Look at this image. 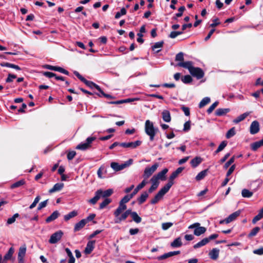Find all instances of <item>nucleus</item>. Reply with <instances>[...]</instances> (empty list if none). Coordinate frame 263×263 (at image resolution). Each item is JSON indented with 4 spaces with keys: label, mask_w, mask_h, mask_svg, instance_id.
<instances>
[{
    "label": "nucleus",
    "mask_w": 263,
    "mask_h": 263,
    "mask_svg": "<svg viewBox=\"0 0 263 263\" xmlns=\"http://www.w3.org/2000/svg\"><path fill=\"white\" fill-rule=\"evenodd\" d=\"M163 44H164V42L163 41L156 42L152 47V50H155V49H156V48H161L163 47Z\"/></svg>",
    "instance_id": "nucleus-60"
},
{
    "label": "nucleus",
    "mask_w": 263,
    "mask_h": 263,
    "mask_svg": "<svg viewBox=\"0 0 263 263\" xmlns=\"http://www.w3.org/2000/svg\"><path fill=\"white\" fill-rule=\"evenodd\" d=\"M133 162V160L132 159H129L128 161L121 164H119L117 162H112L110 164V166L115 171L118 172L130 165Z\"/></svg>",
    "instance_id": "nucleus-2"
},
{
    "label": "nucleus",
    "mask_w": 263,
    "mask_h": 263,
    "mask_svg": "<svg viewBox=\"0 0 263 263\" xmlns=\"http://www.w3.org/2000/svg\"><path fill=\"white\" fill-rule=\"evenodd\" d=\"M202 161V158L199 156H196L190 161L192 167L195 168L198 166Z\"/></svg>",
    "instance_id": "nucleus-24"
},
{
    "label": "nucleus",
    "mask_w": 263,
    "mask_h": 263,
    "mask_svg": "<svg viewBox=\"0 0 263 263\" xmlns=\"http://www.w3.org/2000/svg\"><path fill=\"white\" fill-rule=\"evenodd\" d=\"M26 182L24 179H21L18 181L15 182V183H13L11 185V189H15L16 187H18L22 185H23L25 184Z\"/></svg>",
    "instance_id": "nucleus-45"
},
{
    "label": "nucleus",
    "mask_w": 263,
    "mask_h": 263,
    "mask_svg": "<svg viewBox=\"0 0 263 263\" xmlns=\"http://www.w3.org/2000/svg\"><path fill=\"white\" fill-rule=\"evenodd\" d=\"M209 172V169H205L204 170L202 171L200 173H199L196 176L195 179L197 181H200L203 179L205 176L207 175L208 172Z\"/></svg>",
    "instance_id": "nucleus-36"
},
{
    "label": "nucleus",
    "mask_w": 263,
    "mask_h": 263,
    "mask_svg": "<svg viewBox=\"0 0 263 263\" xmlns=\"http://www.w3.org/2000/svg\"><path fill=\"white\" fill-rule=\"evenodd\" d=\"M180 253V251H173V252H169L168 253H165L159 257H158L157 259L159 260L165 259L166 258H167L168 257H172L174 255H178Z\"/></svg>",
    "instance_id": "nucleus-18"
},
{
    "label": "nucleus",
    "mask_w": 263,
    "mask_h": 263,
    "mask_svg": "<svg viewBox=\"0 0 263 263\" xmlns=\"http://www.w3.org/2000/svg\"><path fill=\"white\" fill-rule=\"evenodd\" d=\"M14 253V249L13 247L9 248L7 253L4 256L3 263H6L7 261L11 260Z\"/></svg>",
    "instance_id": "nucleus-21"
},
{
    "label": "nucleus",
    "mask_w": 263,
    "mask_h": 263,
    "mask_svg": "<svg viewBox=\"0 0 263 263\" xmlns=\"http://www.w3.org/2000/svg\"><path fill=\"white\" fill-rule=\"evenodd\" d=\"M95 240H90L87 242L86 247L84 250V253L86 254H89L91 253L95 248Z\"/></svg>",
    "instance_id": "nucleus-13"
},
{
    "label": "nucleus",
    "mask_w": 263,
    "mask_h": 263,
    "mask_svg": "<svg viewBox=\"0 0 263 263\" xmlns=\"http://www.w3.org/2000/svg\"><path fill=\"white\" fill-rule=\"evenodd\" d=\"M148 197V194L146 191L142 193L141 196L137 198V201L139 205L143 204Z\"/></svg>",
    "instance_id": "nucleus-27"
},
{
    "label": "nucleus",
    "mask_w": 263,
    "mask_h": 263,
    "mask_svg": "<svg viewBox=\"0 0 263 263\" xmlns=\"http://www.w3.org/2000/svg\"><path fill=\"white\" fill-rule=\"evenodd\" d=\"M132 210L128 209L126 210L123 213H122L121 215L120 214L119 216H115V222L116 223H120L121 222V221L125 220L127 217L128 216V215H130L131 214Z\"/></svg>",
    "instance_id": "nucleus-9"
},
{
    "label": "nucleus",
    "mask_w": 263,
    "mask_h": 263,
    "mask_svg": "<svg viewBox=\"0 0 263 263\" xmlns=\"http://www.w3.org/2000/svg\"><path fill=\"white\" fill-rule=\"evenodd\" d=\"M64 187L63 183H55L52 188L49 190V193H52L55 192L61 191Z\"/></svg>",
    "instance_id": "nucleus-26"
},
{
    "label": "nucleus",
    "mask_w": 263,
    "mask_h": 263,
    "mask_svg": "<svg viewBox=\"0 0 263 263\" xmlns=\"http://www.w3.org/2000/svg\"><path fill=\"white\" fill-rule=\"evenodd\" d=\"M236 134L235 127H233L230 129L226 134V138L227 139H230V138L232 137Z\"/></svg>",
    "instance_id": "nucleus-51"
},
{
    "label": "nucleus",
    "mask_w": 263,
    "mask_h": 263,
    "mask_svg": "<svg viewBox=\"0 0 263 263\" xmlns=\"http://www.w3.org/2000/svg\"><path fill=\"white\" fill-rule=\"evenodd\" d=\"M59 215V212L58 211H55L46 219L45 221L46 223H49L58 218Z\"/></svg>",
    "instance_id": "nucleus-25"
},
{
    "label": "nucleus",
    "mask_w": 263,
    "mask_h": 263,
    "mask_svg": "<svg viewBox=\"0 0 263 263\" xmlns=\"http://www.w3.org/2000/svg\"><path fill=\"white\" fill-rule=\"evenodd\" d=\"M163 196L159 192H158L155 197L150 201V203L152 204H155L158 202V201L161 200Z\"/></svg>",
    "instance_id": "nucleus-39"
},
{
    "label": "nucleus",
    "mask_w": 263,
    "mask_h": 263,
    "mask_svg": "<svg viewBox=\"0 0 263 263\" xmlns=\"http://www.w3.org/2000/svg\"><path fill=\"white\" fill-rule=\"evenodd\" d=\"M83 83L90 88H95L96 89H98L99 88V86L98 85L96 84L92 81H88L86 79L84 81Z\"/></svg>",
    "instance_id": "nucleus-43"
},
{
    "label": "nucleus",
    "mask_w": 263,
    "mask_h": 263,
    "mask_svg": "<svg viewBox=\"0 0 263 263\" xmlns=\"http://www.w3.org/2000/svg\"><path fill=\"white\" fill-rule=\"evenodd\" d=\"M263 145V141L261 139L260 141L252 143L250 144L251 148L253 151H256L257 149Z\"/></svg>",
    "instance_id": "nucleus-30"
},
{
    "label": "nucleus",
    "mask_w": 263,
    "mask_h": 263,
    "mask_svg": "<svg viewBox=\"0 0 263 263\" xmlns=\"http://www.w3.org/2000/svg\"><path fill=\"white\" fill-rule=\"evenodd\" d=\"M206 231V228L204 227H200L199 228H196L194 229V234L197 236H200L204 234Z\"/></svg>",
    "instance_id": "nucleus-34"
},
{
    "label": "nucleus",
    "mask_w": 263,
    "mask_h": 263,
    "mask_svg": "<svg viewBox=\"0 0 263 263\" xmlns=\"http://www.w3.org/2000/svg\"><path fill=\"white\" fill-rule=\"evenodd\" d=\"M0 65L2 67H9V68H14L17 70H21V67L20 66H18V65H15L13 64H11L10 63H8V62H2L0 64Z\"/></svg>",
    "instance_id": "nucleus-33"
},
{
    "label": "nucleus",
    "mask_w": 263,
    "mask_h": 263,
    "mask_svg": "<svg viewBox=\"0 0 263 263\" xmlns=\"http://www.w3.org/2000/svg\"><path fill=\"white\" fill-rule=\"evenodd\" d=\"M228 142L227 141H223L221 142V143L220 144L219 146L218 147L217 149L218 151H220V152L222 151L227 145Z\"/></svg>",
    "instance_id": "nucleus-64"
},
{
    "label": "nucleus",
    "mask_w": 263,
    "mask_h": 263,
    "mask_svg": "<svg viewBox=\"0 0 263 263\" xmlns=\"http://www.w3.org/2000/svg\"><path fill=\"white\" fill-rule=\"evenodd\" d=\"M159 166L158 163H155L150 167H146L144 171L143 177L144 179L149 178L157 169Z\"/></svg>",
    "instance_id": "nucleus-5"
},
{
    "label": "nucleus",
    "mask_w": 263,
    "mask_h": 263,
    "mask_svg": "<svg viewBox=\"0 0 263 263\" xmlns=\"http://www.w3.org/2000/svg\"><path fill=\"white\" fill-rule=\"evenodd\" d=\"M163 196L159 192H158L155 197L150 201V203L152 204H155L158 202V201L161 200Z\"/></svg>",
    "instance_id": "nucleus-38"
},
{
    "label": "nucleus",
    "mask_w": 263,
    "mask_h": 263,
    "mask_svg": "<svg viewBox=\"0 0 263 263\" xmlns=\"http://www.w3.org/2000/svg\"><path fill=\"white\" fill-rule=\"evenodd\" d=\"M102 193V190H97L95 192V196L92 198L89 199L88 202L91 204H95L101 197Z\"/></svg>",
    "instance_id": "nucleus-16"
},
{
    "label": "nucleus",
    "mask_w": 263,
    "mask_h": 263,
    "mask_svg": "<svg viewBox=\"0 0 263 263\" xmlns=\"http://www.w3.org/2000/svg\"><path fill=\"white\" fill-rule=\"evenodd\" d=\"M96 138L95 137H88L85 143H82L78 145L76 147V149L80 150H86L91 146V143L95 140Z\"/></svg>",
    "instance_id": "nucleus-3"
},
{
    "label": "nucleus",
    "mask_w": 263,
    "mask_h": 263,
    "mask_svg": "<svg viewBox=\"0 0 263 263\" xmlns=\"http://www.w3.org/2000/svg\"><path fill=\"white\" fill-rule=\"evenodd\" d=\"M219 102L218 101L215 102L213 103L208 109L207 112L208 114H210L213 111V110L217 107Z\"/></svg>",
    "instance_id": "nucleus-57"
},
{
    "label": "nucleus",
    "mask_w": 263,
    "mask_h": 263,
    "mask_svg": "<svg viewBox=\"0 0 263 263\" xmlns=\"http://www.w3.org/2000/svg\"><path fill=\"white\" fill-rule=\"evenodd\" d=\"M253 193L247 189H243L241 191L242 196L244 198H250L252 196Z\"/></svg>",
    "instance_id": "nucleus-47"
},
{
    "label": "nucleus",
    "mask_w": 263,
    "mask_h": 263,
    "mask_svg": "<svg viewBox=\"0 0 263 263\" xmlns=\"http://www.w3.org/2000/svg\"><path fill=\"white\" fill-rule=\"evenodd\" d=\"M177 66L187 69L189 72H190L194 67L193 63L191 61L179 62L178 63Z\"/></svg>",
    "instance_id": "nucleus-20"
},
{
    "label": "nucleus",
    "mask_w": 263,
    "mask_h": 263,
    "mask_svg": "<svg viewBox=\"0 0 263 263\" xmlns=\"http://www.w3.org/2000/svg\"><path fill=\"white\" fill-rule=\"evenodd\" d=\"M65 251L68 255V256L69 257V259L68 263H74L75 262V258L73 257L72 252H71L70 250L67 248L65 249Z\"/></svg>",
    "instance_id": "nucleus-44"
},
{
    "label": "nucleus",
    "mask_w": 263,
    "mask_h": 263,
    "mask_svg": "<svg viewBox=\"0 0 263 263\" xmlns=\"http://www.w3.org/2000/svg\"><path fill=\"white\" fill-rule=\"evenodd\" d=\"M126 14V10L125 8H122L120 12H117L115 15V18L118 19L121 16L125 15Z\"/></svg>",
    "instance_id": "nucleus-54"
},
{
    "label": "nucleus",
    "mask_w": 263,
    "mask_h": 263,
    "mask_svg": "<svg viewBox=\"0 0 263 263\" xmlns=\"http://www.w3.org/2000/svg\"><path fill=\"white\" fill-rule=\"evenodd\" d=\"M63 234L64 233L61 230L57 231L51 235L49 242L51 244L57 243L61 239Z\"/></svg>",
    "instance_id": "nucleus-7"
},
{
    "label": "nucleus",
    "mask_w": 263,
    "mask_h": 263,
    "mask_svg": "<svg viewBox=\"0 0 263 263\" xmlns=\"http://www.w3.org/2000/svg\"><path fill=\"white\" fill-rule=\"evenodd\" d=\"M176 61H179L180 62H183L184 61V54L182 52H180L176 54L175 57Z\"/></svg>",
    "instance_id": "nucleus-55"
},
{
    "label": "nucleus",
    "mask_w": 263,
    "mask_h": 263,
    "mask_svg": "<svg viewBox=\"0 0 263 263\" xmlns=\"http://www.w3.org/2000/svg\"><path fill=\"white\" fill-rule=\"evenodd\" d=\"M235 161V156L231 157L223 165L224 169H227Z\"/></svg>",
    "instance_id": "nucleus-56"
},
{
    "label": "nucleus",
    "mask_w": 263,
    "mask_h": 263,
    "mask_svg": "<svg viewBox=\"0 0 263 263\" xmlns=\"http://www.w3.org/2000/svg\"><path fill=\"white\" fill-rule=\"evenodd\" d=\"M173 225V223L171 222L162 223V229L163 230L166 231L170 228Z\"/></svg>",
    "instance_id": "nucleus-58"
},
{
    "label": "nucleus",
    "mask_w": 263,
    "mask_h": 263,
    "mask_svg": "<svg viewBox=\"0 0 263 263\" xmlns=\"http://www.w3.org/2000/svg\"><path fill=\"white\" fill-rule=\"evenodd\" d=\"M210 98L209 97H205L203 99H202V100L200 101V102L199 104V107L200 108H201L203 107L204 106L207 105L210 102Z\"/></svg>",
    "instance_id": "nucleus-46"
},
{
    "label": "nucleus",
    "mask_w": 263,
    "mask_h": 263,
    "mask_svg": "<svg viewBox=\"0 0 263 263\" xmlns=\"http://www.w3.org/2000/svg\"><path fill=\"white\" fill-rule=\"evenodd\" d=\"M152 184L151 186L149 188L148 190V192L149 193H152L153 191L156 190L159 185V181L157 180V179L155 178L154 177H152L150 180Z\"/></svg>",
    "instance_id": "nucleus-14"
},
{
    "label": "nucleus",
    "mask_w": 263,
    "mask_h": 263,
    "mask_svg": "<svg viewBox=\"0 0 263 263\" xmlns=\"http://www.w3.org/2000/svg\"><path fill=\"white\" fill-rule=\"evenodd\" d=\"M230 111V108H218L216 110L215 114L217 116H222L226 115Z\"/></svg>",
    "instance_id": "nucleus-29"
},
{
    "label": "nucleus",
    "mask_w": 263,
    "mask_h": 263,
    "mask_svg": "<svg viewBox=\"0 0 263 263\" xmlns=\"http://www.w3.org/2000/svg\"><path fill=\"white\" fill-rule=\"evenodd\" d=\"M241 211L238 210L230 214L227 218L219 221V224L229 223L235 220L240 214Z\"/></svg>",
    "instance_id": "nucleus-4"
},
{
    "label": "nucleus",
    "mask_w": 263,
    "mask_h": 263,
    "mask_svg": "<svg viewBox=\"0 0 263 263\" xmlns=\"http://www.w3.org/2000/svg\"><path fill=\"white\" fill-rule=\"evenodd\" d=\"M147 182L143 180L139 184H138L134 190L133 192L130 194L132 196L134 197L142 188H143L145 185L146 184Z\"/></svg>",
    "instance_id": "nucleus-23"
},
{
    "label": "nucleus",
    "mask_w": 263,
    "mask_h": 263,
    "mask_svg": "<svg viewBox=\"0 0 263 263\" xmlns=\"http://www.w3.org/2000/svg\"><path fill=\"white\" fill-rule=\"evenodd\" d=\"M260 230V229L258 227H256L254 228L251 231V232L248 234V236H247L248 238H251L253 237L256 236L257 235V234L259 232Z\"/></svg>",
    "instance_id": "nucleus-40"
},
{
    "label": "nucleus",
    "mask_w": 263,
    "mask_h": 263,
    "mask_svg": "<svg viewBox=\"0 0 263 263\" xmlns=\"http://www.w3.org/2000/svg\"><path fill=\"white\" fill-rule=\"evenodd\" d=\"M184 169V167H179L173 172L168 178V181L174 182V180L177 178L178 175Z\"/></svg>",
    "instance_id": "nucleus-15"
},
{
    "label": "nucleus",
    "mask_w": 263,
    "mask_h": 263,
    "mask_svg": "<svg viewBox=\"0 0 263 263\" xmlns=\"http://www.w3.org/2000/svg\"><path fill=\"white\" fill-rule=\"evenodd\" d=\"M76 155V152L74 151H70L67 153V158L68 160H71Z\"/></svg>",
    "instance_id": "nucleus-62"
},
{
    "label": "nucleus",
    "mask_w": 263,
    "mask_h": 263,
    "mask_svg": "<svg viewBox=\"0 0 263 263\" xmlns=\"http://www.w3.org/2000/svg\"><path fill=\"white\" fill-rule=\"evenodd\" d=\"M111 202V200L109 198H105L99 205L100 209H103Z\"/></svg>",
    "instance_id": "nucleus-48"
},
{
    "label": "nucleus",
    "mask_w": 263,
    "mask_h": 263,
    "mask_svg": "<svg viewBox=\"0 0 263 263\" xmlns=\"http://www.w3.org/2000/svg\"><path fill=\"white\" fill-rule=\"evenodd\" d=\"M259 131V124L258 121H254L252 122L250 127V132L252 135L257 134Z\"/></svg>",
    "instance_id": "nucleus-11"
},
{
    "label": "nucleus",
    "mask_w": 263,
    "mask_h": 263,
    "mask_svg": "<svg viewBox=\"0 0 263 263\" xmlns=\"http://www.w3.org/2000/svg\"><path fill=\"white\" fill-rule=\"evenodd\" d=\"M130 216L132 218V220L137 223H139L142 221V218L138 215L136 212L132 211Z\"/></svg>",
    "instance_id": "nucleus-32"
},
{
    "label": "nucleus",
    "mask_w": 263,
    "mask_h": 263,
    "mask_svg": "<svg viewBox=\"0 0 263 263\" xmlns=\"http://www.w3.org/2000/svg\"><path fill=\"white\" fill-rule=\"evenodd\" d=\"M102 193L101 194V196H102L103 197H108L112 195V194L113 193V190L112 189H110L105 190L104 191H103L102 190Z\"/></svg>",
    "instance_id": "nucleus-52"
},
{
    "label": "nucleus",
    "mask_w": 263,
    "mask_h": 263,
    "mask_svg": "<svg viewBox=\"0 0 263 263\" xmlns=\"http://www.w3.org/2000/svg\"><path fill=\"white\" fill-rule=\"evenodd\" d=\"M249 112H246L241 114L233 120V123L237 124L244 120L249 116Z\"/></svg>",
    "instance_id": "nucleus-35"
},
{
    "label": "nucleus",
    "mask_w": 263,
    "mask_h": 263,
    "mask_svg": "<svg viewBox=\"0 0 263 263\" xmlns=\"http://www.w3.org/2000/svg\"><path fill=\"white\" fill-rule=\"evenodd\" d=\"M78 215V212L76 211H72L69 213L68 214L65 215L64 217V220L67 221L69 220L70 219Z\"/></svg>",
    "instance_id": "nucleus-42"
},
{
    "label": "nucleus",
    "mask_w": 263,
    "mask_h": 263,
    "mask_svg": "<svg viewBox=\"0 0 263 263\" xmlns=\"http://www.w3.org/2000/svg\"><path fill=\"white\" fill-rule=\"evenodd\" d=\"M263 217V213H261V211H259L258 214L255 216L252 219V223L255 224L258 221L260 220Z\"/></svg>",
    "instance_id": "nucleus-49"
},
{
    "label": "nucleus",
    "mask_w": 263,
    "mask_h": 263,
    "mask_svg": "<svg viewBox=\"0 0 263 263\" xmlns=\"http://www.w3.org/2000/svg\"><path fill=\"white\" fill-rule=\"evenodd\" d=\"M168 172V169L166 168H164L161 172H159L157 175L153 176L155 178L157 179L159 181V180H161L162 181H164L166 180V174Z\"/></svg>",
    "instance_id": "nucleus-12"
},
{
    "label": "nucleus",
    "mask_w": 263,
    "mask_h": 263,
    "mask_svg": "<svg viewBox=\"0 0 263 263\" xmlns=\"http://www.w3.org/2000/svg\"><path fill=\"white\" fill-rule=\"evenodd\" d=\"M141 143L142 141L140 140H137L135 142H130L128 143L122 142L121 143L120 146L124 148H130L134 149L140 146Z\"/></svg>",
    "instance_id": "nucleus-10"
},
{
    "label": "nucleus",
    "mask_w": 263,
    "mask_h": 263,
    "mask_svg": "<svg viewBox=\"0 0 263 263\" xmlns=\"http://www.w3.org/2000/svg\"><path fill=\"white\" fill-rule=\"evenodd\" d=\"M18 213L14 214L12 217L8 218L7 221V224H11L15 221L16 218L19 217Z\"/></svg>",
    "instance_id": "nucleus-53"
},
{
    "label": "nucleus",
    "mask_w": 263,
    "mask_h": 263,
    "mask_svg": "<svg viewBox=\"0 0 263 263\" xmlns=\"http://www.w3.org/2000/svg\"><path fill=\"white\" fill-rule=\"evenodd\" d=\"M213 23L211 24L210 26L211 27H215L219 25L220 24V22L219 21V19L218 17H216L213 20Z\"/></svg>",
    "instance_id": "nucleus-63"
},
{
    "label": "nucleus",
    "mask_w": 263,
    "mask_h": 263,
    "mask_svg": "<svg viewBox=\"0 0 263 263\" xmlns=\"http://www.w3.org/2000/svg\"><path fill=\"white\" fill-rule=\"evenodd\" d=\"M15 78H16V75H15L14 74H12V73H9L8 74V77L6 79L5 81H6V83H10L13 81V79H15Z\"/></svg>",
    "instance_id": "nucleus-61"
},
{
    "label": "nucleus",
    "mask_w": 263,
    "mask_h": 263,
    "mask_svg": "<svg viewBox=\"0 0 263 263\" xmlns=\"http://www.w3.org/2000/svg\"><path fill=\"white\" fill-rule=\"evenodd\" d=\"M133 198V196H132L130 194L129 195H126L120 201L125 204L126 203H127Z\"/></svg>",
    "instance_id": "nucleus-59"
},
{
    "label": "nucleus",
    "mask_w": 263,
    "mask_h": 263,
    "mask_svg": "<svg viewBox=\"0 0 263 263\" xmlns=\"http://www.w3.org/2000/svg\"><path fill=\"white\" fill-rule=\"evenodd\" d=\"M190 73L193 77L198 80L202 79L204 76L203 70L199 67H194Z\"/></svg>",
    "instance_id": "nucleus-6"
},
{
    "label": "nucleus",
    "mask_w": 263,
    "mask_h": 263,
    "mask_svg": "<svg viewBox=\"0 0 263 263\" xmlns=\"http://www.w3.org/2000/svg\"><path fill=\"white\" fill-rule=\"evenodd\" d=\"M181 81L185 84H189L193 81V78L190 75H186L181 78Z\"/></svg>",
    "instance_id": "nucleus-50"
},
{
    "label": "nucleus",
    "mask_w": 263,
    "mask_h": 263,
    "mask_svg": "<svg viewBox=\"0 0 263 263\" xmlns=\"http://www.w3.org/2000/svg\"><path fill=\"white\" fill-rule=\"evenodd\" d=\"M182 245V243L181 239L180 237H178V238H176L171 243V246L173 248L180 247Z\"/></svg>",
    "instance_id": "nucleus-37"
},
{
    "label": "nucleus",
    "mask_w": 263,
    "mask_h": 263,
    "mask_svg": "<svg viewBox=\"0 0 263 263\" xmlns=\"http://www.w3.org/2000/svg\"><path fill=\"white\" fill-rule=\"evenodd\" d=\"M174 183V182H171L168 181V182L161 188L158 192L160 193L162 196H164V195L168 192Z\"/></svg>",
    "instance_id": "nucleus-19"
},
{
    "label": "nucleus",
    "mask_w": 263,
    "mask_h": 263,
    "mask_svg": "<svg viewBox=\"0 0 263 263\" xmlns=\"http://www.w3.org/2000/svg\"><path fill=\"white\" fill-rule=\"evenodd\" d=\"M162 119L166 122H170L171 121V116L170 111L167 110H164L162 112Z\"/></svg>",
    "instance_id": "nucleus-28"
},
{
    "label": "nucleus",
    "mask_w": 263,
    "mask_h": 263,
    "mask_svg": "<svg viewBox=\"0 0 263 263\" xmlns=\"http://www.w3.org/2000/svg\"><path fill=\"white\" fill-rule=\"evenodd\" d=\"M86 223L83 219L81 220L79 222L77 223L74 227V232H77L81 230L84 227Z\"/></svg>",
    "instance_id": "nucleus-31"
},
{
    "label": "nucleus",
    "mask_w": 263,
    "mask_h": 263,
    "mask_svg": "<svg viewBox=\"0 0 263 263\" xmlns=\"http://www.w3.org/2000/svg\"><path fill=\"white\" fill-rule=\"evenodd\" d=\"M126 205L125 203H123L122 202L120 201L119 206L114 212V216H119L123 211L126 209Z\"/></svg>",
    "instance_id": "nucleus-17"
},
{
    "label": "nucleus",
    "mask_w": 263,
    "mask_h": 263,
    "mask_svg": "<svg viewBox=\"0 0 263 263\" xmlns=\"http://www.w3.org/2000/svg\"><path fill=\"white\" fill-rule=\"evenodd\" d=\"M208 243V240L207 238H204L203 239H202L200 241L198 242V243H196L194 245L193 248L195 249H196L197 248H200L203 246H205Z\"/></svg>",
    "instance_id": "nucleus-41"
},
{
    "label": "nucleus",
    "mask_w": 263,
    "mask_h": 263,
    "mask_svg": "<svg viewBox=\"0 0 263 263\" xmlns=\"http://www.w3.org/2000/svg\"><path fill=\"white\" fill-rule=\"evenodd\" d=\"M158 128H155L154 124L149 120H147L145 122V132L149 137L151 141L154 140L155 136L158 132Z\"/></svg>",
    "instance_id": "nucleus-1"
},
{
    "label": "nucleus",
    "mask_w": 263,
    "mask_h": 263,
    "mask_svg": "<svg viewBox=\"0 0 263 263\" xmlns=\"http://www.w3.org/2000/svg\"><path fill=\"white\" fill-rule=\"evenodd\" d=\"M27 250V247L25 244L21 246L18 250V263L24 262V257L25 256Z\"/></svg>",
    "instance_id": "nucleus-8"
},
{
    "label": "nucleus",
    "mask_w": 263,
    "mask_h": 263,
    "mask_svg": "<svg viewBox=\"0 0 263 263\" xmlns=\"http://www.w3.org/2000/svg\"><path fill=\"white\" fill-rule=\"evenodd\" d=\"M219 254V250L217 248H213L211 251H210L209 255L210 258L213 260H216Z\"/></svg>",
    "instance_id": "nucleus-22"
}]
</instances>
